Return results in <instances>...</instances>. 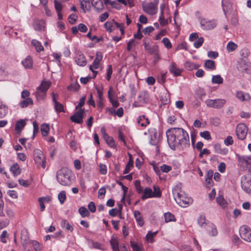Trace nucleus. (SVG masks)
<instances>
[{
	"mask_svg": "<svg viewBox=\"0 0 251 251\" xmlns=\"http://www.w3.org/2000/svg\"><path fill=\"white\" fill-rule=\"evenodd\" d=\"M88 208L90 212L94 213L96 210V206L95 203L93 201H91L88 205Z\"/></svg>",
	"mask_w": 251,
	"mask_h": 251,
	"instance_id": "obj_64",
	"label": "nucleus"
},
{
	"mask_svg": "<svg viewBox=\"0 0 251 251\" xmlns=\"http://www.w3.org/2000/svg\"><path fill=\"white\" fill-rule=\"evenodd\" d=\"M54 7L56 12H59V11H61L63 8V5H62L61 3L58 2L57 0H54Z\"/></svg>",
	"mask_w": 251,
	"mask_h": 251,
	"instance_id": "obj_52",
	"label": "nucleus"
},
{
	"mask_svg": "<svg viewBox=\"0 0 251 251\" xmlns=\"http://www.w3.org/2000/svg\"><path fill=\"white\" fill-rule=\"evenodd\" d=\"M164 4H162L160 5V16L159 17V20L160 21V24L161 25H166L168 24V21L167 20H165L164 16Z\"/></svg>",
	"mask_w": 251,
	"mask_h": 251,
	"instance_id": "obj_27",
	"label": "nucleus"
},
{
	"mask_svg": "<svg viewBox=\"0 0 251 251\" xmlns=\"http://www.w3.org/2000/svg\"><path fill=\"white\" fill-rule=\"evenodd\" d=\"M241 187L248 194L251 195V178L249 176H243L241 178Z\"/></svg>",
	"mask_w": 251,
	"mask_h": 251,
	"instance_id": "obj_8",
	"label": "nucleus"
},
{
	"mask_svg": "<svg viewBox=\"0 0 251 251\" xmlns=\"http://www.w3.org/2000/svg\"><path fill=\"white\" fill-rule=\"evenodd\" d=\"M8 108L2 101H0V119L4 118L8 113Z\"/></svg>",
	"mask_w": 251,
	"mask_h": 251,
	"instance_id": "obj_24",
	"label": "nucleus"
},
{
	"mask_svg": "<svg viewBox=\"0 0 251 251\" xmlns=\"http://www.w3.org/2000/svg\"><path fill=\"white\" fill-rule=\"evenodd\" d=\"M74 176L72 171L67 168H62L56 175L57 181L63 186H70L72 183Z\"/></svg>",
	"mask_w": 251,
	"mask_h": 251,
	"instance_id": "obj_2",
	"label": "nucleus"
},
{
	"mask_svg": "<svg viewBox=\"0 0 251 251\" xmlns=\"http://www.w3.org/2000/svg\"><path fill=\"white\" fill-rule=\"evenodd\" d=\"M154 191H153L154 198H160L161 196V192L158 187L153 186Z\"/></svg>",
	"mask_w": 251,
	"mask_h": 251,
	"instance_id": "obj_48",
	"label": "nucleus"
},
{
	"mask_svg": "<svg viewBox=\"0 0 251 251\" xmlns=\"http://www.w3.org/2000/svg\"><path fill=\"white\" fill-rule=\"evenodd\" d=\"M204 66L206 69L210 70H215L216 69L215 62L211 60H205Z\"/></svg>",
	"mask_w": 251,
	"mask_h": 251,
	"instance_id": "obj_29",
	"label": "nucleus"
},
{
	"mask_svg": "<svg viewBox=\"0 0 251 251\" xmlns=\"http://www.w3.org/2000/svg\"><path fill=\"white\" fill-rule=\"evenodd\" d=\"M237 45L232 41L229 42L226 46V49L228 52H231L237 48Z\"/></svg>",
	"mask_w": 251,
	"mask_h": 251,
	"instance_id": "obj_39",
	"label": "nucleus"
},
{
	"mask_svg": "<svg viewBox=\"0 0 251 251\" xmlns=\"http://www.w3.org/2000/svg\"><path fill=\"white\" fill-rule=\"evenodd\" d=\"M77 16L75 14H71L69 17V22L72 24H74L76 21Z\"/></svg>",
	"mask_w": 251,
	"mask_h": 251,
	"instance_id": "obj_62",
	"label": "nucleus"
},
{
	"mask_svg": "<svg viewBox=\"0 0 251 251\" xmlns=\"http://www.w3.org/2000/svg\"><path fill=\"white\" fill-rule=\"evenodd\" d=\"M25 124V122L24 120L18 121L16 123L15 130L17 131H21L24 127Z\"/></svg>",
	"mask_w": 251,
	"mask_h": 251,
	"instance_id": "obj_36",
	"label": "nucleus"
},
{
	"mask_svg": "<svg viewBox=\"0 0 251 251\" xmlns=\"http://www.w3.org/2000/svg\"><path fill=\"white\" fill-rule=\"evenodd\" d=\"M162 42L163 43L164 46L168 49H170L172 48V45L168 38H164L162 40Z\"/></svg>",
	"mask_w": 251,
	"mask_h": 251,
	"instance_id": "obj_53",
	"label": "nucleus"
},
{
	"mask_svg": "<svg viewBox=\"0 0 251 251\" xmlns=\"http://www.w3.org/2000/svg\"><path fill=\"white\" fill-rule=\"evenodd\" d=\"M80 8L84 13L87 11H90L91 8V2L90 0H80Z\"/></svg>",
	"mask_w": 251,
	"mask_h": 251,
	"instance_id": "obj_16",
	"label": "nucleus"
},
{
	"mask_svg": "<svg viewBox=\"0 0 251 251\" xmlns=\"http://www.w3.org/2000/svg\"><path fill=\"white\" fill-rule=\"evenodd\" d=\"M133 166V161L130 158L128 162L126 165L125 169L124 171V174H126L129 173L130 171V168Z\"/></svg>",
	"mask_w": 251,
	"mask_h": 251,
	"instance_id": "obj_55",
	"label": "nucleus"
},
{
	"mask_svg": "<svg viewBox=\"0 0 251 251\" xmlns=\"http://www.w3.org/2000/svg\"><path fill=\"white\" fill-rule=\"evenodd\" d=\"M54 109L56 112L60 113L64 111L63 105L58 101H55L54 103Z\"/></svg>",
	"mask_w": 251,
	"mask_h": 251,
	"instance_id": "obj_46",
	"label": "nucleus"
},
{
	"mask_svg": "<svg viewBox=\"0 0 251 251\" xmlns=\"http://www.w3.org/2000/svg\"><path fill=\"white\" fill-rule=\"evenodd\" d=\"M61 226L66 229L72 231L74 229L72 225H71L66 220L61 221Z\"/></svg>",
	"mask_w": 251,
	"mask_h": 251,
	"instance_id": "obj_42",
	"label": "nucleus"
},
{
	"mask_svg": "<svg viewBox=\"0 0 251 251\" xmlns=\"http://www.w3.org/2000/svg\"><path fill=\"white\" fill-rule=\"evenodd\" d=\"M113 26V22L108 21V22H106L104 24L105 28L109 32H111L112 31Z\"/></svg>",
	"mask_w": 251,
	"mask_h": 251,
	"instance_id": "obj_49",
	"label": "nucleus"
},
{
	"mask_svg": "<svg viewBox=\"0 0 251 251\" xmlns=\"http://www.w3.org/2000/svg\"><path fill=\"white\" fill-rule=\"evenodd\" d=\"M75 61L76 64L80 66H84L86 65V59L84 55L80 52H78L75 57Z\"/></svg>",
	"mask_w": 251,
	"mask_h": 251,
	"instance_id": "obj_14",
	"label": "nucleus"
},
{
	"mask_svg": "<svg viewBox=\"0 0 251 251\" xmlns=\"http://www.w3.org/2000/svg\"><path fill=\"white\" fill-rule=\"evenodd\" d=\"M134 216L136 221L138 222L139 225L140 226H143L144 224V222L140 211L138 210H135L134 212Z\"/></svg>",
	"mask_w": 251,
	"mask_h": 251,
	"instance_id": "obj_28",
	"label": "nucleus"
},
{
	"mask_svg": "<svg viewBox=\"0 0 251 251\" xmlns=\"http://www.w3.org/2000/svg\"><path fill=\"white\" fill-rule=\"evenodd\" d=\"M32 247L35 251H41L42 250V246L36 241H32L31 242Z\"/></svg>",
	"mask_w": 251,
	"mask_h": 251,
	"instance_id": "obj_44",
	"label": "nucleus"
},
{
	"mask_svg": "<svg viewBox=\"0 0 251 251\" xmlns=\"http://www.w3.org/2000/svg\"><path fill=\"white\" fill-rule=\"evenodd\" d=\"M108 16L109 14L107 12H105L103 14H101L99 17L100 21L101 22H103L108 18Z\"/></svg>",
	"mask_w": 251,
	"mask_h": 251,
	"instance_id": "obj_63",
	"label": "nucleus"
},
{
	"mask_svg": "<svg viewBox=\"0 0 251 251\" xmlns=\"http://www.w3.org/2000/svg\"><path fill=\"white\" fill-rule=\"evenodd\" d=\"M239 160L240 163L247 167L251 165V158L250 156H244L240 157Z\"/></svg>",
	"mask_w": 251,
	"mask_h": 251,
	"instance_id": "obj_30",
	"label": "nucleus"
},
{
	"mask_svg": "<svg viewBox=\"0 0 251 251\" xmlns=\"http://www.w3.org/2000/svg\"><path fill=\"white\" fill-rule=\"evenodd\" d=\"M149 132L150 134V143L151 145H155L158 142L156 130L154 128H151L149 130Z\"/></svg>",
	"mask_w": 251,
	"mask_h": 251,
	"instance_id": "obj_17",
	"label": "nucleus"
},
{
	"mask_svg": "<svg viewBox=\"0 0 251 251\" xmlns=\"http://www.w3.org/2000/svg\"><path fill=\"white\" fill-rule=\"evenodd\" d=\"M33 157L36 164L45 168L46 161L42 151L39 149H35L33 151Z\"/></svg>",
	"mask_w": 251,
	"mask_h": 251,
	"instance_id": "obj_5",
	"label": "nucleus"
},
{
	"mask_svg": "<svg viewBox=\"0 0 251 251\" xmlns=\"http://www.w3.org/2000/svg\"><path fill=\"white\" fill-rule=\"evenodd\" d=\"M32 44L35 47L36 50L38 52H40L44 50V48L41 45V43L38 41L33 39L32 40Z\"/></svg>",
	"mask_w": 251,
	"mask_h": 251,
	"instance_id": "obj_34",
	"label": "nucleus"
},
{
	"mask_svg": "<svg viewBox=\"0 0 251 251\" xmlns=\"http://www.w3.org/2000/svg\"><path fill=\"white\" fill-rule=\"evenodd\" d=\"M198 222L199 225L201 227H204L206 225L204 216H201L198 219Z\"/></svg>",
	"mask_w": 251,
	"mask_h": 251,
	"instance_id": "obj_58",
	"label": "nucleus"
},
{
	"mask_svg": "<svg viewBox=\"0 0 251 251\" xmlns=\"http://www.w3.org/2000/svg\"><path fill=\"white\" fill-rule=\"evenodd\" d=\"M84 112V109H79L78 111L75 112L73 115H72L70 119L74 123L77 124H82L83 122V114Z\"/></svg>",
	"mask_w": 251,
	"mask_h": 251,
	"instance_id": "obj_11",
	"label": "nucleus"
},
{
	"mask_svg": "<svg viewBox=\"0 0 251 251\" xmlns=\"http://www.w3.org/2000/svg\"><path fill=\"white\" fill-rule=\"evenodd\" d=\"M78 212L83 218L89 217L90 216L89 212L85 207L83 206L80 207L78 209Z\"/></svg>",
	"mask_w": 251,
	"mask_h": 251,
	"instance_id": "obj_37",
	"label": "nucleus"
},
{
	"mask_svg": "<svg viewBox=\"0 0 251 251\" xmlns=\"http://www.w3.org/2000/svg\"><path fill=\"white\" fill-rule=\"evenodd\" d=\"M235 96L237 99L241 101H249L251 97L248 93L245 94L241 91H237L236 92Z\"/></svg>",
	"mask_w": 251,
	"mask_h": 251,
	"instance_id": "obj_15",
	"label": "nucleus"
},
{
	"mask_svg": "<svg viewBox=\"0 0 251 251\" xmlns=\"http://www.w3.org/2000/svg\"><path fill=\"white\" fill-rule=\"evenodd\" d=\"M130 245L133 251H140L141 248L138 245L133 241H130Z\"/></svg>",
	"mask_w": 251,
	"mask_h": 251,
	"instance_id": "obj_60",
	"label": "nucleus"
},
{
	"mask_svg": "<svg viewBox=\"0 0 251 251\" xmlns=\"http://www.w3.org/2000/svg\"><path fill=\"white\" fill-rule=\"evenodd\" d=\"M234 141L231 136H228L224 140V144L227 146H230L233 144Z\"/></svg>",
	"mask_w": 251,
	"mask_h": 251,
	"instance_id": "obj_50",
	"label": "nucleus"
},
{
	"mask_svg": "<svg viewBox=\"0 0 251 251\" xmlns=\"http://www.w3.org/2000/svg\"><path fill=\"white\" fill-rule=\"evenodd\" d=\"M138 124L142 127H146L150 124V121L145 115L139 116L137 119Z\"/></svg>",
	"mask_w": 251,
	"mask_h": 251,
	"instance_id": "obj_21",
	"label": "nucleus"
},
{
	"mask_svg": "<svg viewBox=\"0 0 251 251\" xmlns=\"http://www.w3.org/2000/svg\"><path fill=\"white\" fill-rule=\"evenodd\" d=\"M248 127L243 123H240L237 125L236 128V134L239 140H243L246 137L248 132Z\"/></svg>",
	"mask_w": 251,
	"mask_h": 251,
	"instance_id": "obj_7",
	"label": "nucleus"
},
{
	"mask_svg": "<svg viewBox=\"0 0 251 251\" xmlns=\"http://www.w3.org/2000/svg\"><path fill=\"white\" fill-rule=\"evenodd\" d=\"M110 4L114 8L120 10L122 6L118 3L117 0L115 1H112L110 2Z\"/></svg>",
	"mask_w": 251,
	"mask_h": 251,
	"instance_id": "obj_61",
	"label": "nucleus"
},
{
	"mask_svg": "<svg viewBox=\"0 0 251 251\" xmlns=\"http://www.w3.org/2000/svg\"><path fill=\"white\" fill-rule=\"evenodd\" d=\"M200 25L202 29L209 30L214 28L217 25V23L214 20H209L206 19H201Z\"/></svg>",
	"mask_w": 251,
	"mask_h": 251,
	"instance_id": "obj_9",
	"label": "nucleus"
},
{
	"mask_svg": "<svg viewBox=\"0 0 251 251\" xmlns=\"http://www.w3.org/2000/svg\"><path fill=\"white\" fill-rule=\"evenodd\" d=\"M224 79L220 75H214L212 77L211 82L213 84H221L223 83Z\"/></svg>",
	"mask_w": 251,
	"mask_h": 251,
	"instance_id": "obj_31",
	"label": "nucleus"
},
{
	"mask_svg": "<svg viewBox=\"0 0 251 251\" xmlns=\"http://www.w3.org/2000/svg\"><path fill=\"white\" fill-rule=\"evenodd\" d=\"M32 103L33 101L32 99L29 98H27L20 102V105L22 108H25L27 107L29 105L32 104Z\"/></svg>",
	"mask_w": 251,
	"mask_h": 251,
	"instance_id": "obj_35",
	"label": "nucleus"
},
{
	"mask_svg": "<svg viewBox=\"0 0 251 251\" xmlns=\"http://www.w3.org/2000/svg\"><path fill=\"white\" fill-rule=\"evenodd\" d=\"M157 231L152 232L149 231L146 235V238L147 241L149 243H152L154 242L153 237L157 234Z\"/></svg>",
	"mask_w": 251,
	"mask_h": 251,
	"instance_id": "obj_41",
	"label": "nucleus"
},
{
	"mask_svg": "<svg viewBox=\"0 0 251 251\" xmlns=\"http://www.w3.org/2000/svg\"><path fill=\"white\" fill-rule=\"evenodd\" d=\"M58 199L61 204H63L66 199V192L64 191H61L58 195Z\"/></svg>",
	"mask_w": 251,
	"mask_h": 251,
	"instance_id": "obj_45",
	"label": "nucleus"
},
{
	"mask_svg": "<svg viewBox=\"0 0 251 251\" xmlns=\"http://www.w3.org/2000/svg\"><path fill=\"white\" fill-rule=\"evenodd\" d=\"M204 42V38L202 37H201L200 38H198L197 40L194 42V46L196 48H199L200 47H201L203 43Z\"/></svg>",
	"mask_w": 251,
	"mask_h": 251,
	"instance_id": "obj_47",
	"label": "nucleus"
},
{
	"mask_svg": "<svg viewBox=\"0 0 251 251\" xmlns=\"http://www.w3.org/2000/svg\"><path fill=\"white\" fill-rule=\"evenodd\" d=\"M226 102V100L222 99H207L205 100V103L207 107L216 109H220L223 107Z\"/></svg>",
	"mask_w": 251,
	"mask_h": 251,
	"instance_id": "obj_6",
	"label": "nucleus"
},
{
	"mask_svg": "<svg viewBox=\"0 0 251 251\" xmlns=\"http://www.w3.org/2000/svg\"><path fill=\"white\" fill-rule=\"evenodd\" d=\"M22 63L26 69H31L32 67L33 61L30 56L26 57L22 61Z\"/></svg>",
	"mask_w": 251,
	"mask_h": 251,
	"instance_id": "obj_26",
	"label": "nucleus"
},
{
	"mask_svg": "<svg viewBox=\"0 0 251 251\" xmlns=\"http://www.w3.org/2000/svg\"><path fill=\"white\" fill-rule=\"evenodd\" d=\"M200 136L206 140H210L211 137L210 133L208 131H204L200 133Z\"/></svg>",
	"mask_w": 251,
	"mask_h": 251,
	"instance_id": "obj_54",
	"label": "nucleus"
},
{
	"mask_svg": "<svg viewBox=\"0 0 251 251\" xmlns=\"http://www.w3.org/2000/svg\"><path fill=\"white\" fill-rule=\"evenodd\" d=\"M172 169V167L170 166H168L166 164H163L160 167H157L156 166H153V170L155 171V173L160 176L161 174V172L163 173H168Z\"/></svg>",
	"mask_w": 251,
	"mask_h": 251,
	"instance_id": "obj_13",
	"label": "nucleus"
},
{
	"mask_svg": "<svg viewBox=\"0 0 251 251\" xmlns=\"http://www.w3.org/2000/svg\"><path fill=\"white\" fill-rule=\"evenodd\" d=\"M169 69L170 72L175 76H179L181 75V71L176 67V64L174 62L171 63Z\"/></svg>",
	"mask_w": 251,
	"mask_h": 251,
	"instance_id": "obj_20",
	"label": "nucleus"
},
{
	"mask_svg": "<svg viewBox=\"0 0 251 251\" xmlns=\"http://www.w3.org/2000/svg\"><path fill=\"white\" fill-rule=\"evenodd\" d=\"M50 87V83L47 81L43 82L37 88L35 93L36 97L38 100H43L46 96L47 91Z\"/></svg>",
	"mask_w": 251,
	"mask_h": 251,
	"instance_id": "obj_4",
	"label": "nucleus"
},
{
	"mask_svg": "<svg viewBox=\"0 0 251 251\" xmlns=\"http://www.w3.org/2000/svg\"><path fill=\"white\" fill-rule=\"evenodd\" d=\"M107 144L111 148H115L116 145L114 139L111 137L109 136L105 140Z\"/></svg>",
	"mask_w": 251,
	"mask_h": 251,
	"instance_id": "obj_51",
	"label": "nucleus"
},
{
	"mask_svg": "<svg viewBox=\"0 0 251 251\" xmlns=\"http://www.w3.org/2000/svg\"><path fill=\"white\" fill-rule=\"evenodd\" d=\"M165 221L168 223L172 221H175L176 219L174 215L170 212L165 213L164 214Z\"/></svg>",
	"mask_w": 251,
	"mask_h": 251,
	"instance_id": "obj_38",
	"label": "nucleus"
},
{
	"mask_svg": "<svg viewBox=\"0 0 251 251\" xmlns=\"http://www.w3.org/2000/svg\"><path fill=\"white\" fill-rule=\"evenodd\" d=\"M143 10L147 13L151 15H153L156 13L157 7H156L155 4H153V2H150L143 6Z\"/></svg>",
	"mask_w": 251,
	"mask_h": 251,
	"instance_id": "obj_12",
	"label": "nucleus"
},
{
	"mask_svg": "<svg viewBox=\"0 0 251 251\" xmlns=\"http://www.w3.org/2000/svg\"><path fill=\"white\" fill-rule=\"evenodd\" d=\"M166 135L169 147L173 151L190 145L188 133L182 128H170Z\"/></svg>",
	"mask_w": 251,
	"mask_h": 251,
	"instance_id": "obj_1",
	"label": "nucleus"
},
{
	"mask_svg": "<svg viewBox=\"0 0 251 251\" xmlns=\"http://www.w3.org/2000/svg\"><path fill=\"white\" fill-rule=\"evenodd\" d=\"M240 235L244 240L251 242V229L247 226H243L240 228Z\"/></svg>",
	"mask_w": 251,
	"mask_h": 251,
	"instance_id": "obj_10",
	"label": "nucleus"
},
{
	"mask_svg": "<svg viewBox=\"0 0 251 251\" xmlns=\"http://www.w3.org/2000/svg\"><path fill=\"white\" fill-rule=\"evenodd\" d=\"M136 45L135 42L134 40L132 39L130 40L127 45V50L128 51H131L133 47H134Z\"/></svg>",
	"mask_w": 251,
	"mask_h": 251,
	"instance_id": "obj_59",
	"label": "nucleus"
},
{
	"mask_svg": "<svg viewBox=\"0 0 251 251\" xmlns=\"http://www.w3.org/2000/svg\"><path fill=\"white\" fill-rule=\"evenodd\" d=\"M134 185L137 192L139 194L142 193L143 190L140 185V181L139 180H136L134 182Z\"/></svg>",
	"mask_w": 251,
	"mask_h": 251,
	"instance_id": "obj_56",
	"label": "nucleus"
},
{
	"mask_svg": "<svg viewBox=\"0 0 251 251\" xmlns=\"http://www.w3.org/2000/svg\"><path fill=\"white\" fill-rule=\"evenodd\" d=\"M214 149L216 153L222 155H226L228 152V150L227 148H222L221 145L219 143H217L214 145Z\"/></svg>",
	"mask_w": 251,
	"mask_h": 251,
	"instance_id": "obj_19",
	"label": "nucleus"
},
{
	"mask_svg": "<svg viewBox=\"0 0 251 251\" xmlns=\"http://www.w3.org/2000/svg\"><path fill=\"white\" fill-rule=\"evenodd\" d=\"M50 130L49 126L47 124H43L41 126V131L42 134L43 136H46L48 135Z\"/></svg>",
	"mask_w": 251,
	"mask_h": 251,
	"instance_id": "obj_43",
	"label": "nucleus"
},
{
	"mask_svg": "<svg viewBox=\"0 0 251 251\" xmlns=\"http://www.w3.org/2000/svg\"><path fill=\"white\" fill-rule=\"evenodd\" d=\"M10 171L12 173L14 176H17L21 174L20 166L17 163H14L10 168Z\"/></svg>",
	"mask_w": 251,
	"mask_h": 251,
	"instance_id": "obj_25",
	"label": "nucleus"
},
{
	"mask_svg": "<svg viewBox=\"0 0 251 251\" xmlns=\"http://www.w3.org/2000/svg\"><path fill=\"white\" fill-rule=\"evenodd\" d=\"M217 203L222 207H225L227 205V202L222 196H219L216 198Z\"/></svg>",
	"mask_w": 251,
	"mask_h": 251,
	"instance_id": "obj_40",
	"label": "nucleus"
},
{
	"mask_svg": "<svg viewBox=\"0 0 251 251\" xmlns=\"http://www.w3.org/2000/svg\"><path fill=\"white\" fill-rule=\"evenodd\" d=\"M99 171L101 175H105L107 173L106 166L103 164L99 165Z\"/></svg>",
	"mask_w": 251,
	"mask_h": 251,
	"instance_id": "obj_57",
	"label": "nucleus"
},
{
	"mask_svg": "<svg viewBox=\"0 0 251 251\" xmlns=\"http://www.w3.org/2000/svg\"><path fill=\"white\" fill-rule=\"evenodd\" d=\"M173 195L176 202L181 207H187L189 204L192 203L193 200L191 198L186 197L175 190L173 191Z\"/></svg>",
	"mask_w": 251,
	"mask_h": 251,
	"instance_id": "obj_3",
	"label": "nucleus"
},
{
	"mask_svg": "<svg viewBox=\"0 0 251 251\" xmlns=\"http://www.w3.org/2000/svg\"><path fill=\"white\" fill-rule=\"evenodd\" d=\"M91 4L96 10L100 12L104 8L103 4L101 0H91Z\"/></svg>",
	"mask_w": 251,
	"mask_h": 251,
	"instance_id": "obj_18",
	"label": "nucleus"
},
{
	"mask_svg": "<svg viewBox=\"0 0 251 251\" xmlns=\"http://www.w3.org/2000/svg\"><path fill=\"white\" fill-rule=\"evenodd\" d=\"M199 67V65L191 61H186L185 63V68L188 70L197 69Z\"/></svg>",
	"mask_w": 251,
	"mask_h": 251,
	"instance_id": "obj_32",
	"label": "nucleus"
},
{
	"mask_svg": "<svg viewBox=\"0 0 251 251\" xmlns=\"http://www.w3.org/2000/svg\"><path fill=\"white\" fill-rule=\"evenodd\" d=\"M110 244L113 251H120L119 249V242L116 238H112Z\"/></svg>",
	"mask_w": 251,
	"mask_h": 251,
	"instance_id": "obj_33",
	"label": "nucleus"
},
{
	"mask_svg": "<svg viewBox=\"0 0 251 251\" xmlns=\"http://www.w3.org/2000/svg\"><path fill=\"white\" fill-rule=\"evenodd\" d=\"M154 198L153 191L150 187H146L143 191V195L142 196V200H145L148 198Z\"/></svg>",
	"mask_w": 251,
	"mask_h": 251,
	"instance_id": "obj_23",
	"label": "nucleus"
},
{
	"mask_svg": "<svg viewBox=\"0 0 251 251\" xmlns=\"http://www.w3.org/2000/svg\"><path fill=\"white\" fill-rule=\"evenodd\" d=\"M149 95L146 92H141L138 96V100L143 104L147 103L149 101Z\"/></svg>",
	"mask_w": 251,
	"mask_h": 251,
	"instance_id": "obj_22",
	"label": "nucleus"
}]
</instances>
